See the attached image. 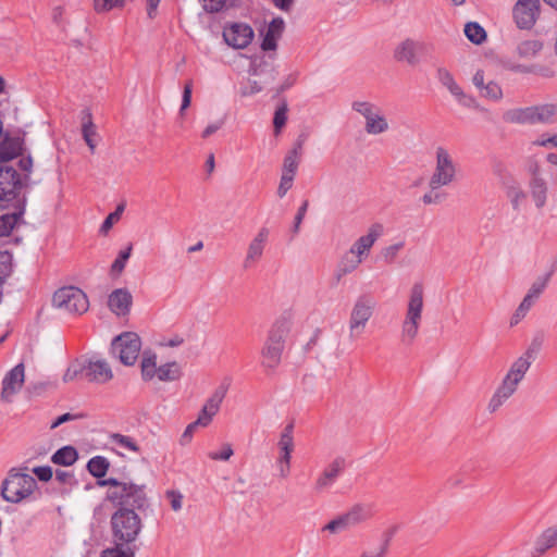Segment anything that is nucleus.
Returning <instances> with one entry per match:
<instances>
[{
  "instance_id": "obj_43",
  "label": "nucleus",
  "mask_w": 557,
  "mask_h": 557,
  "mask_svg": "<svg viewBox=\"0 0 557 557\" xmlns=\"http://www.w3.org/2000/svg\"><path fill=\"white\" fill-rule=\"evenodd\" d=\"M481 96L487 98L493 101L500 100L503 98L502 87L494 81H490L483 87V90H480Z\"/></svg>"
},
{
  "instance_id": "obj_21",
  "label": "nucleus",
  "mask_w": 557,
  "mask_h": 557,
  "mask_svg": "<svg viewBox=\"0 0 557 557\" xmlns=\"http://www.w3.org/2000/svg\"><path fill=\"white\" fill-rule=\"evenodd\" d=\"M345 469V459L334 460L325 470L317 478L313 490L321 493L329 488L336 480L339 473Z\"/></svg>"
},
{
  "instance_id": "obj_18",
  "label": "nucleus",
  "mask_w": 557,
  "mask_h": 557,
  "mask_svg": "<svg viewBox=\"0 0 557 557\" xmlns=\"http://www.w3.org/2000/svg\"><path fill=\"white\" fill-rule=\"evenodd\" d=\"M85 377L89 382L106 384L113 379V371L106 359L92 357L85 361Z\"/></svg>"
},
{
  "instance_id": "obj_30",
  "label": "nucleus",
  "mask_w": 557,
  "mask_h": 557,
  "mask_svg": "<svg viewBox=\"0 0 557 557\" xmlns=\"http://www.w3.org/2000/svg\"><path fill=\"white\" fill-rule=\"evenodd\" d=\"M20 214L16 212H9L5 208L0 206V236H7L16 225Z\"/></svg>"
},
{
  "instance_id": "obj_47",
  "label": "nucleus",
  "mask_w": 557,
  "mask_h": 557,
  "mask_svg": "<svg viewBox=\"0 0 557 557\" xmlns=\"http://www.w3.org/2000/svg\"><path fill=\"white\" fill-rule=\"evenodd\" d=\"M542 344H543L542 336L539 335V336L533 337L532 342L530 343V345L528 346V348L521 356L523 358H525L527 360H529L531 363H533L534 360L536 359L537 354L541 350Z\"/></svg>"
},
{
  "instance_id": "obj_5",
  "label": "nucleus",
  "mask_w": 557,
  "mask_h": 557,
  "mask_svg": "<svg viewBox=\"0 0 557 557\" xmlns=\"http://www.w3.org/2000/svg\"><path fill=\"white\" fill-rule=\"evenodd\" d=\"M116 545L134 542L141 531V520L134 509L121 508L111 518Z\"/></svg>"
},
{
  "instance_id": "obj_40",
  "label": "nucleus",
  "mask_w": 557,
  "mask_h": 557,
  "mask_svg": "<svg viewBox=\"0 0 557 557\" xmlns=\"http://www.w3.org/2000/svg\"><path fill=\"white\" fill-rule=\"evenodd\" d=\"M110 440L113 444H115L126 450H129L133 453L139 451V446L137 445L136 441L134 438H132L131 436L123 435L120 433H114L110 436Z\"/></svg>"
},
{
  "instance_id": "obj_58",
  "label": "nucleus",
  "mask_w": 557,
  "mask_h": 557,
  "mask_svg": "<svg viewBox=\"0 0 557 557\" xmlns=\"http://www.w3.org/2000/svg\"><path fill=\"white\" fill-rule=\"evenodd\" d=\"M293 181H294L293 175H289V174L287 175V174L282 173L281 182H280L278 188H277L278 197L283 198L287 194V191L293 186Z\"/></svg>"
},
{
  "instance_id": "obj_53",
  "label": "nucleus",
  "mask_w": 557,
  "mask_h": 557,
  "mask_svg": "<svg viewBox=\"0 0 557 557\" xmlns=\"http://www.w3.org/2000/svg\"><path fill=\"white\" fill-rule=\"evenodd\" d=\"M405 246L404 242H399L393 245H389L382 249L381 255L385 262L391 263L395 260L398 251L403 249Z\"/></svg>"
},
{
  "instance_id": "obj_37",
  "label": "nucleus",
  "mask_w": 557,
  "mask_h": 557,
  "mask_svg": "<svg viewBox=\"0 0 557 557\" xmlns=\"http://www.w3.org/2000/svg\"><path fill=\"white\" fill-rule=\"evenodd\" d=\"M536 299L525 295L510 319V326L517 325L530 311Z\"/></svg>"
},
{
  "instance_id": "obj_59",
  "label": "nucleus",
  "mask_w": 557,
  "mask_h": 557,
  "mask_svg": "<svg viewBox=\"0 0 557 557\" xmlns=\"http://www.w3.org/2000/svg\"><path fill=\"white\" fill-rule=\"evenodd\" d=\"M283 30H284V21H283V18L277 17V18H273L272 22L269 24L267 33L276 38H280Z\"/></svg>"
},
{
  "instance_id": "obj_42",
  "label": "nucleus",
  "mask_w": 557,
  "mask_h": 557,
  "mask_svg": "<svg viewBox=\"0 0 557 557\" xmlns=\"http://www.w3.org/2000/svg\"><path fill=\"white\" fill-rule=\"evenodd\" d=\"M132 245H128L124 250H121L117 258L114 260V262L111 265V272L113 274H121L123 270L125 269L126 262L131 257L132 253Z\"/></svg>"
},
{
  "instance_id": "obj_19",
  "label": "nucleus",
  "mask_w": 557,
  "mask_h": 557,
  "mask_svg": "<svg viewBox=\"0 0 557 557\" xmlns=\"http://www.w3.org/2000/svg\"><path fill=\"white\" fill-rule=\"evenodd\" d=\"M133 305V296L126 288L114 289L108 297V307L117 317L129 313Z\"/></svg>"
},
{
  "instance_id": "obj_50",
  "label": "nucleus",
  "mask_w": 557,
  "mask_h": 557,
  "mask_svg": "<svg viewBox=\"0 0 557 557\" xmlns=\"http://www.w3.org/2000/svg\"><path fill=\"white\" fill-rule=\"evenodd\" d=\"M51 20L58 26H65L67 23L66 9L63 4H57L51 9Z\"/></svg>"
},
{
  "instance_id": "obj_63",
  "label": "nucleus",
  "mask_w": 557,
  "mask_h": 557,
  "mask_svg": "<svg viewBox=\"0 0 557 557\" xmlns=\"http://www.w3.org/2000/svg\"><path fill=\"white\" fill-rule=\"evenodd\" d=\"M200 428L198 424H196V422H191L189 423L186 429L184 430L182 436H181V444L182 445H187L191 442L193 440V436H194V433L196 432V430Z\"/></svg>"
},
{
  "instance_id": "obj_6",
  "label": "nucleus",
  "mask_w": 557,
  "mask_h": 557,
  "mask_svg": "<svg viewBox=\"0 0 557 557\" xmlns=\"http://www.w3.org/2000/svg\"><path fill=\"white\" fill-rule=\"evenodd\" d=\"M423 309V285L414 283L410 289L406 318L401 325L403 341L412 343L418 335Z\"/></svg>"
},
{
  "instance_id": "obj_11",
  "label": "nucleus",
  "mask_w": 557,
  "mask_h": 557,
  "mask_svg": "<svg viewBox=\"0 0 557 557\" xmlns=\"http://www.w3.org/2000/svg\"><path fill=\"white\" fill-rule=\"evenodd\" d=\"M277 448L276 469L280 478L286 479L290 473L292 454L295 448L293 424H287L282 431L277 442Z\"/></svg>"
},
{
  "instance_id": "obj_46",
  "label": "nucleus",
  "mask_w": 557,
  "mask_h": 557,
  "mask_svg": "<svg viewBox=\"0 0 557 557\" xmlns=\"http://www.w3.org/2000/svg\"><path fill=\"white\" fill-rule=\"evenodd\" d=\"M124 207L119 206L116 210L112 213H110L103 221V223L100 226V233L103 235H107L109 231L112 228V226L117 223L122 216Z\"/></svg>"
},
{
  "instance_id": "obj_9",
  "label": "nucleus",
  "mask_w": 557,
  "mask_h": 557,
  "mask_svg": "<svg viewBox=\"0 0 557 557\" xmlns=\"http://www.w3.org/2000/svg\"><path fill=\"white\" fill-rule=\"evenodd\" d=\"M108 499L116 505L126 508L127 506L140 509L146 502L144 486L124 482L116 491L108 492Z\"/></svg>"
},
{
  "instance_id": "obj_36",
  "label": "nucleus",
  "mask_w": 557,
  "mask_h": 557,
  "mask_svg": "<svg viewBox=\"0 0 557 557\" xmlns=\"http://www.w3.org/2000/svg\"><path fill=\"white\" fill-rule=\"evenodd\" d=\"M436 78L445 88H447L451 95L456 94V91L460 88L450 71L444 66H438L436 69Z\"/></svg>"
},
{
  "instance_id": "obj_22",
  "label": "nucleus",
  "mask_w": 557,
  "mask_h": 557,
  "mask_svg": "<svg viewBox=\"0 0 557 557\" xmlns=\"http://www.w3.org/2000/svg\"><path fill=\"white\" fill-rule=\"evenodd\" d=\"M373 301L368 297H360L352 309L350 320V331L359 326H364L372 315Z\"/></svg>"
},
{
  "instance_id": "obj_39",
  "label": "nucleus",
  "mask_w": 557,
  "mask_h": 557,
  "mask_svg": "<svg viewBox=\"0 0 557 557\" xmlns=\"http://www.w3.org/2000/svg\"><path fill=\"white\" fill-rule=\"evenodd\" d=\"M474 467V462L472 461L465 463L456 474L451 475L448 479V483L451 486H460L462 483H465L468 479L471 478V473L473 472Z\"/></svg>"
},
{
  "instance_id": "obj_45",
  "label": "nucleus",
  "mask_w": 557,
  "mask_h": 557,
  "mask_svg": "<svg viewBox=\"0 0 557 557\" xmlns=\"http://www.w3.org/2000/svg\"><path fill=\"white\" fill-rule=\"evenodd\" d=\"M453 96L456 98L457 102L465 108L474 110L480 109V104L476 99L471 95H467L461 87L456 91V94H453Z\"/></svg>"
},
{
  "instance_id": "obj_62",
  "label": "nucleus",
  "mask_w": 557,
  "mask_h": 557,
  "mask_svg": "<svg viewBox=\"0 0 557 557\" xmlns=\"http://www.w3.org/2000/svg\"><path fill=\"white\" fill-rule=\"evenodd\" d=\"M399 525L393 524L391 525L384 533L382 537V542L379 543L380 546H384V549L387 552L389 543L395 534L398 532Z\"/></svg>"
},
{
  "instance_id": "obj_2",
  "label": "nucleus",
  "mask_w": 557,
  "mask_h": 557,
  "mask_svg": "<svg viewBox=\"0 0 557 557\" xmlns=\"http://www.w3.org/2000/svg\"><path fill=\"white\" fill-rule=\"evenodd\" d=\"M292 324L289 317H280L270 327L261 349V364L265 369L274 370L281 363L285 341L292 330Z\"/></svg>"
},
{
  "instance_id": "obj_32",
  "label": "nucleus",
  "mask_w": 557,
  "mask_h": 557,
  "mask_svg": "<svg viewBox=\"0 0 557 557\" xmlns=\"http://www.w3.org/2000/svg\"><path fill=\"white\" fill-rule=\"evenodd\" d=\"M533 114V107H527L507 112L506 120L511 123L534 124Z\"/></svg>"
},
{
  "instance_id": "obj_33",
  "label": "nucleus",
  "mask_w": 557,
  "mask_h": 557,
  "mask_svg": "<svg viewBox=\"0 0 557 557\" xmlns=\"http://www.w3.org/2000/svg\"><path fill=\"white\" fill-rule=\"evenodd\" d=\"M109 467L110 463L108 459L102 456L92 457L87 463V470L89 473L98 479H101L107 474Z\"/></svg>"
},
{
  "instance_id": "obj_15",
  "label": "nucleus",
  "mask_w": 557,
  "mask_h": 557,
  "mask_svg": "<svg viewBox=\"0 0 557 557\" xmlns=\"http://www.w3.org/2000/svg\"><path fill=\"white\" fill-rule=\"evenodd\" d=\"M253 36V29L246 23H232L223 29L224 41L234 49H245L251 44Z\"/></svg>"
},
{
  "instance_id": "obj_44",
  "label": "nucleus",
  "mask_w": 557,
  "mask_h": 557,
  "mask_svg": "<svg viewBox=\"0 0 557 557\" xmlns=\"http://www.w3.org/2000/svg\"><path fill=\"white\" fill-rule=\"evenodd\" d=\"M348 524V517L346 515L339 516L336 519L330 521L322 528V532L330 534H336L344 531Z\"/></svg>"
},
{
  "instance_id": "obj_14",
  "label": "nucleus",
  "mask_w": 557,
  "mask_h": 557,
  "mask_svg": "<svg viewBox=\"0 0 557 557\" xmlns=\"http://www.w3.org/2000/svg\"><path fill=\"white\" fill-rule=\"evenodd\" d=\"M25 382V367L23 363L16 364L9 370L1 382V400L11 403L21 392Z\"/></svg>"
},
{
  "instance_id": "obj_8",
  "label": "nucleus",
  "mask_w": 557,
  "mask_h": 557,
  "mask_svg": "<svg viewBox=\"0 0 557 557\" xmlns=\"http://www.w3.org/2000/svg\"><path fill=\"white\" fill-rule=\"evenodd\" d=\"M52 304L58 309L79 314L86 312L89 307L86 294L74 286L58 289L52 297Z\"/></svg>"
},
{
  "instance_id": "obj_38",
  "label": "nucleus",
  "mask_w": 557,
  "mask_h": 557,
  "mask_svg": "<svg viewBox=\"0 0 557 557\" xmlns=\"http://www.w3.org/2000/svg\"><path fill=\"white\" fill-rule=\"evenodd\" d=\"M550 276H552V272H547V273L539 276L532 283V285L530 286V288L525 295H528L530 298H534L537 300L540 298V296L542 295V293L547 287Z\"/></svg>"
},
{
  "instance_id": "obj_23",
  "label": "nucleus",
  "mask_w": 557,
  "mask_h": 557,
  "mask_svg": "<svg viewBox=\"0 0 557 557\" xmlns=\"http://www.w3.org/2000/svg\"><path fill=\"white\" fill-rule=\"evenodd\" d=\"M376 512V504L372 500H362L350 506V525L369 521Z\"/></svg>"
},
{
  "instance_id": "obj_7",
  "label": "nucleus",
  "mask_w": 557,
  "mask_h": 557,
  "mask_svg": "<svg viewBox=\"0 0 557 557\" xmlns=\"http://www.w3.org/2000/svg\"><path fill=\"white\" fill-rule=\"evenodd\" d=\"M141 349V341L137 333L124 332L111 344V354L124 366L135 364Z\"/></svg>"
},
{
  "instance_id": "obj_16",
  "label": "nucleus",
  "mask_w": 557,
  "mask_h": 557,
  "mask_svg": "<svg viewBox=\"0 0 557 557\" xmlns=\"http://www.w3.org/2000/svg\"><path fill=\"white\" fill-rule=\"evenodd\" d=\"M270 237V230L262 226L258 230L247 246L246 255L243 261L245 269L255 267L263 257L265 247Z\"/></svg>"
},
{
  "instance_id": "obj_60",
  "label": "nucleus",
  "mask_w": 557,
  "mask_h": 557,
  "mask_svg": "<svg viewBox=\"0 0 557 557\" xmlns=\"http://www.w3.org/2000/svg\"><path fill=\"white\" fill-rule=\"evenodd\" d=\"M533 146L537 147H556L557 148V134L552 136L542 135L532 141Z\"/></svg>"
},
{
  "instance_id": "obj_41",
  "label": "nucleus",
  "mask_w": 557,
  "mask_h": 557,
  "mask_svg": "<svg viewBox=\"0 0 557 557\" xmlns=\"http://www.w3.org/2000/svg\"><path fill=\"white\" fill-rule=\"evenodd\" d=\"M351 107L364 117L366 122L381 110L379 107L368 101H354Z\"/></svg>"
},
{
  "instance_id": "obj_12",
  "label": "nucleus",
  "mask_w": 557,
  "mask_h": 557,
  "mask_svg": "<svg viewBox=\"0 0 557 557\" xmlns=\"http://www.w3.org/2000/svg\"><path fill=\"white\" fill-rule=\"evenodd\" d=\"M384 228L381 223H373L366 235L360 236L352 247L350 253L356 257V261H350V271L355 270L370 255L374 243L383 235Z\"/></svg>"
},
{
  "instance_id": "obj_56",
  "label": "nucleus",
  "mask_w": 557,
  "mask_h": 557,
  "mask_svg": "<svg viewBox=\"0 0 557 557\" xmlns=\"http://www.w3.org/2000/svg\"><path fill=\"white\" fill-rule=\"evenodd\" d=\"M32 473L41 482H48L53 476L52 468L49 466L35 467L33 468Z\"/></svg>"
},
{
  "instance_id": "obj_27",
  "label": "nucleus",
  "mask_w": 557,
  "mask_h": 557,
  "mask_svg": "<svg viewBox=\"0 0 557 557\" xmlns=\"http://www.w3.org/2000/svg\"><path fill=\"white\" fill-rule=\"evenodd\" d=\"M78 458L77 450L72 446H64L58 449L51 457V461L55 465L69 467Z\"/></svg>"
},
{
  "instance_id": "obj_26",
  "label": "nucleus",
  "mask_w": 557,
  "mask_h": 557,
  "mask_svg": "<svg viewBox=\"0 0 557 557\" xmlns=\"http://www.w3.org/2000/svg\"><path fill=\"white\" fill-rule=\"evenodd\" d=\"M557 546V524L546 529L535 541L534 549L537 554H544L549 548Z\"/></svg>"
},
{
  "instance_id": "obj_57",
  "label": "nucleus",
  "mask_w": 557,
  "mask_h": 557,
  "mask_svg": "<svg viewBox=\"0 0 557 557\" xmlns=\"http://www.w3.org/2000/svg\"><path fill=\"white\" fill-rule=\"evenodd\" d=\"M287 120V107L286 104H283L282 107L277 108L274 114L273 124L275 127V131L278 132L286 123Z\"/></svg>"
},
{
  "instance_id": "obj_34",
  "label": "nucleus",
  "mask_w": 557,
  "mask_h": 557,
  "mask_svg": "<svg viewBox=\"0 0 557 557\" xmlns=\"http://www.w3.org/2000/svg\"><path fill=\"white\" fill-rule=\"evenodd\" d=\"M82 134H83V138H84L85 143L87 144V146L89 147L91 152H94L96 145H97L95 141L97 132H96L95 125L92 123L91 115L89 113L86 114V116L83 119Z\"/></svg>"
},
{
  "instance_id": "obj_1",
  "label": "nucleus",
  "mask_w": 557,
  "mask_h": 557,
  "mask_svg": "<svg viewBox=\"0 0 557 557\" xmlns=\"http://www.w3.org/2000/svg\"><path fill=\"white\" fill-rule=\"evenodd\" d=\"M0 495L4 502L17 505L35 500L40 495V490L27 467H14L2 481Z\"/></svg>"
},
{
  "instance_id": "obj_3",
  "label": "nucleus",
  "mask_w": 557,
  "mask_h": 557,
  "mask_svg": "<svg viewBox=\"0 0 557 557\" xmlns=\"http://www.w3.org/2000/svg\"><path fill=\"white\" fill-rule=\"evenodd\" d=\"M531 362L520 356L510 366L502 383L494 392L488 403L490 412L498 410L517 391L519 383L523 380L531 367Z\"/></svg>"
},
{
  "instance_id": "obj_10",
  "label": "nucleus",
  "mask_w": 557,
  "mask_h": 557,
  "mask_svg": "<svg viewBox=\"0 0 557 557\" xmlns=\"http://www.w3.org/2000/svg\"><path fill=\"white\" fill-rule=\"evenodd\" d=\"M456 174V168L448 151L443 147L436 149V165L429 185L431 189H437L450 184Z\"/></svg>"
},
{
  "instance_id": "obj_24",
  "label": "nucleus",
  "mask_w": 557,
  "mask_h": 557,
  "mask_svg": "<svg viewBox=\"0 0 557 557\" xmlns=\"http://www.w3.org/2000/svg\"><path fill=\"white\" fill-rule=\"evenodd\" d=\"M529 188L535 207L541 209L547 201L548 185L544 177H531Z\"/></svg>"
},
{
  "instance_id": "obj_54",
  "label": "nucleus",
  "mask_w": 557,
  "mask_h": 557,
  "mask_svg": "<svg viewBox=\"0 0 557 557\" xmlns=\"http://www.w3.org/2000/svg\"><path fill=\"white\" fill-rule=\"evenodd\" d=\"M165 496L168 498V500L170 502V505H171V508L173 511H180L183 507V500H184V496L181 492L178 491H168L165 493Z\"/></svg>"
},
{
  "instance_id": "obj_13",
  "label": "nucleus",
  "mask_w": 557,
  "mask_h": 557,
  "mask_svg": "<svg viewBox=\"0 0 557 557\" xmlns=\"http://www.w3.org/2000/svg\"><path fill=\"white\" fill-rule=\"evenodd\" d=\"M540 0H518L512 8V17L519 29H531L540 16Z\"/></svg>"
},
{
  "instance_id": "obj_51",
  "label": "nucleus",
  "mask_w": 557,
  "mask_h": 557,
  "mask_svg": "<svg viewBox=\"0 0 557 557\" xmlns=\"http://www.w3.org/2000/svg\"><path fill=\"white\" fill-rule=\"evenodd\" d=\"M234 454V450L232 448V445L228 443H225L222 445L221 449L219 451H210L208 454V457L211 460L218 461H227Z\"/></svg>"
},
{
  "instance_id": "obj_29",
  "label": "nucleus",
  "mask_w": 557,
  "mask_h": 557,
  "mask_svg": "<svg viewBox=\"0 0 557 557\" xmlns=\"http://www.w3.org/2000/svg\"><path fill=\"white\" fill-rule=\"evenodd\" d=\"M364 129L370 135H380L388 129V122L381 110L366 122Z\"/></svg>"
},
{
  "instance_id": "obj_48",
  "label": "nucleus",
  "mask_w": 557,
  "mask_h": 557,
  "mask_svg": "<svg viewBox=\"0 0 557 557\" xmlns=\"http://www.w3.org/2000/svg\"><path fill=\"white\" fill-rule=\"evenodd\" d=\"M542 344H543L542 336L539 335V336L533 337L532 342L530 343V345L528 346V348L521 356L523 358H525L527 360H529L531 363H533L534 360L536 359L537 354L541 350Z\"/></svg>"
},
{
  "instance_id": "obj_4",
  "label": "nucleus",
  "mask_w": 557,
  "mask_h": 557,
  "mask_svg": "<svg viewBox=\"0 0 557 557\" xmlns=\"http://www.w3.org/2000/svg\"><path fill=\"white\" fill-rule=\"evenodd\" d=\"M183 375L182 367L176 361L158 363L157 355L144 352L140 360V376L146 383H171L178 381Z\"/></svg>"
},
{
  "instance_id": "obj_25",
  "label": "nucleus",
  "mask_w": 557,
  "mask_h": 557,
  "mask_svg": "<svg viewBox=\"0 0 557 557\" xmlns=\"http://www.w3.org/2000/svg\"><path fill=\"white\" fill-rule=\"evenodd\" d=\"M16 180L14 172L0 171V201H8L15 196Z\"/></svg>"
},
{
  "instance_id": "obj_35",
  "label": "nucleus",
  "mask_w": 557,
  "mask_h": 557,
  "mask_svg": "<svg viewBox=\"0 0 557 557\" xmlns=\"http://www.w3.org/2000/svg\"><path fill=\"white\" fill-rule=\"evenodd\" d=\"M465 35L475 45H480L486 39L485 29L476 22H469L465 25Z\"/></svg>"
},
{
  "instance_id": "obj_55",
  "label": "nucleus",
  "mask_w": 557,
  "mask_h": 557,
  "mask_svg": "<svg viewBox=\"0 0 557 557\" xmlns=\"http://www.w3.org/2000/svg\"><path fill=\"white\" fill-rule=\"evenodd\" d=\"M11 255L8 251H0V281L5 278L11 272Z\"/></svg>"
},
{
  "instance_id": "obj_64",
  "label": "nucleus",
  "mask_w": 557,
  "mask_h": 557,
  "mask_svg": "<svg viewBox=\"0 0 557 557\" xmlns=\"http://www.w3.org/2000/svg\"><path fill=\"white\" fill-rule=\"evenodd\" d=\"M101 557H133V553H126L117 545L115 548L106 549Z\"/></svg>"
},
{
  "instance_id": "obj_61",
  "label": "nucleus",
  "mask_w": 557,
  "mask_h": 557,
  "mask_svg": "<svg viewBox=\"0 0 557 557\" xmlns=\"http://www.w3.org/2000/svg\"><path fill=\"white\" fill-rule=\"evenodd\" d=\"M191 92H193V82L188 81L185 84L184 90H183L182 106L180 109L181 113H183L190 106Z\"/></svg>"
},
{
  "instance_id": "obj_28",
  "label": "nucleus",
  "mask_w": 557,
  "mask_h": 557,
  "mask_svg": "<svg viewBox=\"0 0 557 557\" xmlns=\"http://www.w3.org/2000/svg\"><path fill=\"white\" fill-rule=\"evenodd\" d=\"M533 119L535 123H552L557 115V106L552 103L534 106Z\"/></svg>"
},
{
  "instance_id": "obj_31",
  "label": "nucleus",
  "mask_w": 557,
  "mask_h": 557,
  "mask_svg": "<svg viewBox=\"0 0 557 557\" xmlns=\"http://www.w3.org/2000/svg\"><path fill=\"white\" fill-rule=\"evenodd\" d=\"M543 49V42L537 39L521 41L517 46V53L521 58L530 59L535 57Z\"/></svg>"
},
{
  "instance_id": "obj_52",
  "label": "nucleus",
  "mask_w": 557,
  "mask_h": 557,
  "mask_svg": "<svg viewBox=\"0 0 557 557\" xmlns=\"http://www.w3.org/2000/svg\"><path fill=\"white\" fill-rule=\"evenodd\" d=\"M297 168H298L297 153L295 151H293L285 157L282 173L295 176Z\"/></svg>"
},
{
  "instance_id": "obj_49",
  "label": "nucleus",
  "mask_w": 557,
  "mask_h": 557,
  "mask_svg": "<svg viewBox=\"0 0 557 557\" xmlns=\"http://www.w3.org/2000/svg\"><path fill=\"white\" fill-rule=\"evenodd\" d=\"M79 375H84L85 376V363L84 364L73 363L64 372L63 381L65 383L73 382Z\"/></svg>"
},
{
  "instance_id": "obj_17",
  "label": "nucleus",
  "mask_w": 557,
  "mask_h": 557,
  "mask_svg": "<svg viewBox=\"0 0 557 557\" xmlns=\"http://www.w3.org/2000/svg\"><path fill=\"white\" fill-rule=\"evenodd\" d=\"M227 387L219 386L211 396L205 401L201 410L195 420L196 424L200 428H207L213 421V418L219 413L221 405L226 396Z\"/></svg>"
},
{
  "instance_id": "obj_20",
  "label": "nucleus",
  "mask_w": 557,
  "mask_h": 557,
  "mask_svg": "<svg viewBox=\"0 0 557 557\" xmlns=\"http://www.w3.org/2000/svg\"><path fill=\"white\" fill-rule=\"evenodd\" d=\"M423 45L413 39L401 41L394 51V58L399 62H406L409 65H416L419 62V53Z\"/></svg>"
}]
</instances>
